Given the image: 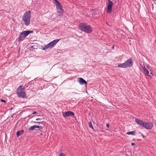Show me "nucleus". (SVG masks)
<instances>
[{"label":"nucleus","mask_w":156,"mask_h":156,"mask_svg":"<svg viewBox=\"0 0 156 156\" xmlns=\"http://www.w3.org/2000/svg\"><path fill=\"white\" fill-rule=\"evenodd\" d=\"M135 121L141 126L147 129H151L153 127V124L151 122H145L139 119H136Z\"/></svg>","instance_id":"1"},{"label":"nucleus","mask_w":156,"mask_h":156,"mask_svg":"<svg viewBox=\"0 0 156 156\" xmlns=\"http://www.w3.org/2000/svg\"><path fill=\"white\" fill-rule=\"evenodd\" d=\"M31 17V11H27L24 14L22 20L24 22L25 25H28L30 23Z\"/></svg>","instance_id":"2"},{"label":"nucleus","mask_w":156,"mask_h":156,"mask_svg":"<svg viewBox=\"0 0 156 156\" xmlns=\"http://www.w3.org/2000/svg\"><path fill=\"white\" fill-rule=\"evenodd\" d=\"M79 28L81 30L88 33H90L92 31V28L90 26L83 23L79 24Z\"/></svg>","instance_id":"3"},{"label":"nucleus","mask_w":156,"mask_h":156,"mask_svg":"<svg viewBox=\"0 0 156 156\" xmlns=\"http://www.w3.org/2000/svg\"><path fill=\"white\" fill-rule=\"evenodd\" d=\"M21 86L18 87L17 89L16 93L18 97L24 98L26 97V94L24 89Z\"/></svg>","instance_id":"4"},{"label":"nucleus","mask_w":156,"mask_h":156,"mask_svg":"<svg viewBox=\"0 0 156 156\" xmlns=\"http://www.w3.org/2000/svg\"><path fill=\"white\" fill-rule=\"evenodd\" d=\"M132 61L131 59H129L124 63L118 65V66L122 68H127L131 67L132 65Z\"/></svg>","instance_id":"5"},{"label":"nucleus","mask_w":156,"mask_h":156,"mask_svg":"<svg viewBox=\"0 0 156 156\" xmlns=\"http://www.w3.org/2000/svg\"><path fill=\"white\" fill-rule=\"evenodd\" d=\"M32 32V31H25L22 32L18 37V41L20 42L22 41L24 38Z\"/></svg>","instance_id":"6"},{"label":"nucleus","mask_w":156,"mask_h":156,"mask_svg":"<svg viewBox=\"0 0 156 156\" xmlns=\"http://www.w3.org/2000/svg\"><path fill=\"white\" fill-rule=\"evenodd\" d=\"M57 4H55L57 12L58 13V15L59 16H62L63 15L64 10L62 9L61 4L59 3H57Z\"/></svg>","instance_id":"7"},{"label":"nucleus","mask_w":156,"mask_h":156,"mask_svg":"<svg viewBox=\"0 0 156 156\" xmlns=\"http://www.w3.org/2000/svg\"><path fill=\"white\" fill-rule=\"evenodd\" d=\"M108 3L107 5L106 11L108 13H110L112 11V7L113 3L110 0H108Z\"/></svg>","instance_id":"8"},{"label":"nucleus","mask_w":156,"mask_h":156,"mask_svg":"<svg viewBox=\"0 0 156 156\" xmlns=\"http://www.w3.org/2000/svg\"><path fill=\"white\" fill-rule=\"evenodd\" d=\"M74 113L71 111H67L62 112V115L65 118H66L68 116H74Z\"/></svg>","instance_id":"9"},{"label":"nucleus","mask_w":156,"mask_h":156,"mask_svg":"<svg viewBox=\"0 0 156 156\" xmlns=\"http://www.w3.org/2000/svg\"><path fill=\"white\" fill-rule=\"evenodd\" d=\"M59 39H56L48 43L50 48H52L59 41Z\"/></svg>","instance_id":"10"},{"label":"nucleus","mask_w":156,"mask_h":156,"mask_svg":"<svg viewBox=\"0 0 156 156\" xmlns=\"http://www.w3.org/2000/svg\"><path fill=\"white\" fill-rule=\"evenodd\" d=\"M141 71L145 75L151 76L149 74L148 70L146 69L144 66L143 67V69L141 70Z\"/></svg>","instance_id":"11"},{"label":"nucleus","mask_w":156,"mask_h":156,"mask_svg":"<svg viewBox=\"0 0 156 156\" xmlns=\"http://www.w3.org/2000/svg\"><path fill=\"white\" fill-rule=\"evenodd\" d=\"M79 83L81 85L86 84L87 83V82L82 78H79Z\"/></svg>","instance_id":"12"},{"label":"nucleus","mask_w":156,"mask_h":156,"mask_svg":"<svg viewBox=\"0 0 156 156\" xmlns=\"http://www.w3.org/2000/svg\"><path fill=\"white\" fill-rule=\"evenodd\" d=\"M24 132L23 130H21L20 131H18L16 133V136L17 137H18L19 136L21 135Z\"/></svg>","instance_id":"13"},{"label":"nucleus","mask_w":156,"mask_h":156,"mask_svg":"<svg viewBox=\"0 0 156 156\" xmlns=\"http://www.w3.org/2000/svg\"><path fill=\"white\" fill-rule=\"evenodd\" d=\"M49 48H50V47L49 46V44H48L47 45H44L43 47V48L42 49L44 50H45Z\"/></svg>","instance_id":"14"},{"label":"nucleus","mask_w":156,"mask_h":156,"mask_svg":"<svg viewBox=\"0 0 156 156\" xmlns=\"http://www.w3.org/2000/svg\"><path fill=\"white\" fill-rule=\"evenodd\" d=\"M136 132L135 131L131 132H128L126 133V134L127 135H135Z\"/></svg>","instance_id":"15"},{"label":"nucleus","mask_w":156,"mask_h":156,"mask_svg":"<svg viewBox=\"0 0 156 156\" xmlns=\"http://www.w3.org/2000/svg\"><path fill=\"white\" fill-rule=\"evenodd\" d=\"M36 128L35 125L30 126L29 129V130H33Z\"/></svg>","instance_id":"16"},{"label":"nucleus","mask_w":156,"mask_h":156,"mask_svg":"<svg viewBox=\"0 0 156 156\" xmlns=\"http://www.w3.org/2000/svg\"><path fill=\"white\" fill-rule=\"evenodd\" d=\"M89 127L90 128H91L92 129H94V127H93V125H92V122H89Z\"/></svg>","instance_id":"17"},{"label":"nucleus","mask_w":156,"mask_h":156,"mask_svg":"<svg viewBox=\"0 0 156 156\" xmlns=\"http://www.w3.org/2000/svg\"><path fill=\"white\" fill-rule=\"evenodd\" d=\"M55 2V4H57V3H59V2H58L57 0H54Z\"/></svg>","instance_id":"18"},{"label":"nucleus","mask_w":156,"mask_h":156,"mask_svg":"<svg viewBox=\"0 0 156 156\" xmlns=\"http://www.w3.org/2000/svg\"><path fill=\"white\" fill-rule=\"evenodd\" d=\"M42 120V119L41 118H37L36 119V121H38V120Z\"/></svg>","instance_id":"19"},{"label":"nucleus","mask_w":156,"mask_h":156,"mask_svg":"<svg viewBox=\"0 0 156 156\" xmlns=\"http://www.w3.org/2000/svg\"><path fill=\"white\" fill-rule=\"evenodd\" d=\"M40 129H42L43 128V127L41 126H39L38 128Z\"/></svg>","instance_id":"20"},{"label":"nucleus","mask_w":156,"mask_h":156,"mask_svg":"<svg viewBox=\"0 0 156 156\" xmlns=\"http://www.w3.org/2000/svg\"><path fill=\"white\" fill-rule=\"evenodd\" d=\"M1 101L2 102H3L4 103H5L6 102V101L5 100H2V99H1Z\"/></svg>","instance_id":"21"},{"label":"nucleus","mask_w":156,"mask_h":156,"mask_svg":"<svg viewBox=\"0 0 156 156\" xmlns=\"http://www.w3.org/2000/svg\"><path fill=\"white\" fill-rule=\"evenodd\" d=\"M35 126L36 128H38L39 127V126L35 125Z\"/></svg>","instance_id":"22"},{"label":"nucleus","mask_w":156,"mask_h":156,"mask_svg":"<svg viewBox=\"0 0 156 156\" xmlns=\"http://www.w3.org/2000/svg\"><path fill=\"white\" fill-rule=\"evenodd\" d=\"M131 144L132 146H133L135 144L134 143H132Z\"/></svg>","instance_id":"23"},{"label":"nucleus","mask_w":156,"mask_h":156,"mask_svg":"<svg viewBox=\"0 0 156 156\" xmlns=\"http://www.w3.org/2000/svg\"><path fill=\"white\" fill-rule=\"evenodd\" d=\"M106 126L108 127V128L109 127V125L108 124H106Z\"/></svg>","instance_id":"24"},{"label":"nucleus","mask_w":156,"mask_h":156,"mask_svg":"<svg viewBox=\"0 0 156 156\" xmlns=\"http://www.w3.org/2000/svg\"><path fill=\"white\" fill-rule=\"evenodd\" d=\"M37 113V112H34L32 114H36Z\"/></svg>","instance_id":"25"},{"label":"nucleus","mask_w":156,"mask_h":156,"mask_svg":"<svg viewBox=\"0 0 156 156\" xmlns=\"http://www.w3.org/2000/svg\"><path fill=\"white\" fill-rule=\"evenodd\" d=\"M34 123H40V122H34Z\"/></svg>","instance_id":"26"},{"label":"nucleus","mask_w":156,"mask_h":156,"mask_svg":"<svg viewBox=\"0 0 156 156\" xmlns=\"http://www.w3.org/2000/svg\"><path fill=\"white\" fill-rule=\"evenodd\" d=\"M112 48L113 49L114 48V46H113L112 47Z\"/></svg>","instance_id":"27"},{"label":"nucleus","mask_w":156,"mask_h":156,"mask_svg":"<svg viewBox=\"0 0 156 156\" xmlns=\"http://www.w3.org/2000/svg\"><path fill=\"white\" fill-rule=\"evenodd\" d=\"M40 134H41V135H42V134H42V133H41Z\"/></svg>","instance_id":"28"},{"label":"nucleus","mask_w":156,"mask_h":156,"mask_svg":"<svg viewBox=\"0 0 156 156\" xmlns=\"http://www.w3.org/2000/svg\"><path fill=\"white\" fill-rule=\"evenodd\" d=\"M150 74H152V73H151V72Z\"/></svg>","instance_id":"29"},{"label":"nucleus","mask_w":156,"mask_h":156,"mask_svg":"<svg viewBox=\"0 0 156 156\" xmlns=\"http://www.w3.org/2000/svg\"><path fill=\"white\" fill-rule=\"evenodd\" d=\"M156 1V0H155Z\"/></svg>","instance_id":"30"}]
</instances>
